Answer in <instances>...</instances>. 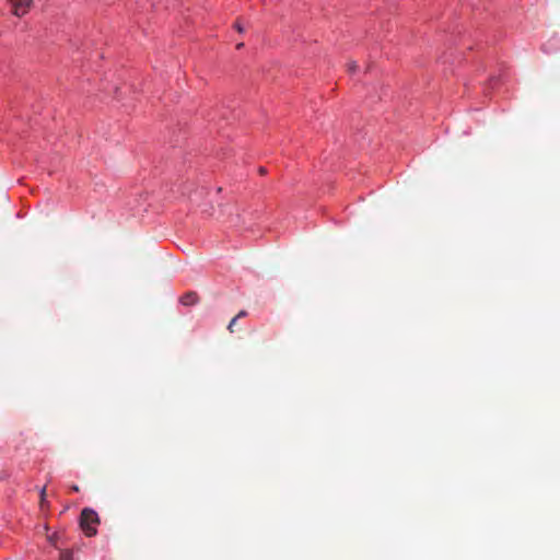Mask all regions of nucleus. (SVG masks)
<instances>
[{"mask_svg": "<svg viewBox=\"0 0 560 560\" xmlns=\"http://www.w3.org/2000/svg\"><path fill=\"white\" fill-rule=\"evenodd\" d=\"M247 315V312L246 311H241L238 312V314L235 316L236 319L238 318H242V317H245Z\"/></svg>", "mask_w": 560, "mask_h": 560, "instance_id": "1a4fd4ad", "label": "nucleus"}, {"mask_svg": "<svg viewBox=\"0 0 560 560\" xmlns=\"http://www.w3.org/2000/svg\"><path fill=\"white\" fill-rule=\"evenodd\" d=\"M234 27H235V30H236L238 33H243V32H244V27L241 25V23H240V22H235Z\"/></svg>", "mask_w": 560, "mask_h": 560, "instance_id": "6e6552de", "label": "nucleus"}, {"mask_svg": "<svg viewBox=\"0 0 560 560\" xmlns=\"http://www.w3.org/2000/svg\"><path fill=\"white\" fill-rule=\"evenodd\" d=\"M100 524V517L96 511L91 508H84L80 515V527L88 537L95 536L96 526Z\"/></svg>", "mask_w": 560, "mask_h": 560, "instance_id": "f257e3e1", "label": "nucleus"}, {"mask_svg": "<svg viewBox=\"0 0 560 560\" xmlns=\"http://www.w3.org/2000/svg\"><path fill=\"white\" fill-rule=\"evenodd\" d=\"M13 14L16 16H23L26 14L33 3V0H10Z\"/></svg>", "mask_w": 560, "mask_h": 560, "instance_id": "f03ea898", "label": "nucleus"}, {"mask_svg": "<svg viewBox=\"0 0 560 560\" xmlns=\"http://www.w3.org/2000/svg\"><path fill=\"white\" fill-rule=\"evenodd\" d=\"M243 47H244V43H240V44H237V45H236V48H237V49H241V48H243Z\"/></svg>", "mask_w": 560, "mask_h": 560, "instance_id": "f8f14e48", "label": "nucleus"}, {"mask_svg": "<svg viewBox=\"0 0 560 560\" xmlns=\"http://www.w3.org/2000/svg\"><path fill=\"white\" fill-rule=\"evenodd\" d=\"M266 172H267V171H266V168H265V167H260V168H259V173H260V174H266Z\"/></svg>", "mask_w": 560, "mask_h": 560, "instance_id": "9b49d317", "label": "nucleus"}, {"mask_svg": "<svg viewBox=\"0 0 560 560\" xmlns=\"http://www.w3.org/2000/svg\"><path fill=\"white\" fill-rule=\"evenodd\" d=\"M71 490L74 491V492H78L80 489H79V487L77 485H73L71 487Z\"/></svg>", "mask_w": 560, "mask_h": 560, "instance_id": "9d476101", "label": "nucleus"}, {"mask_svg": "<svg viewBox=\"0 0 560 560\" xmlns=\"http://www.w3.org/2000/svg\"><path fill=\"white\" fill-rule=\"evenodd\" d=\"M236 318L233 317L228 326V329L230 330V332H233L234 331V327H235V324H236Z\"/></svg>", "mask_w": 560, "mask_h": 560, "instance_id": "0eeeda50", "label": "nucleus"}, {"mask_svg": "<svg viewBox=\"0 0 560 560\" xmlns=\"http://www.w3.org/2000/svg\"><path fill=\"white\" fill-rule=\"evenodd\" d=\"M59 560H73V551L69 549L62 550Z\"/></svg>", "mask_w": 560, "mask_h": 560, "instance_id": "20e7f679", "label": "nucleus"}, {"mask_svg": "<svg viewBox=\"0 0 560 560\" xmlns=\"http://www.w3.org/2000/svg\"><path fill=\"white\" fill-rule=\"evenodd\" d=\"M358 69V65L355 61H351L348 63V71L349 72H354L355 70Z\"/></svg>", "mask_w": 560, "mask_h": 560, "instance_id": "39448f33", "label": "nucleus"}, {"mask_svg": "<svg viewBox=\"0 0 560 560\" xmlns=\"http://www.w3.org/2000/svg\"><path fill=\"white\" fill-rule=\"evenodd\" d=\"M199 301V296L196 292L194 291H190V292H187L185 293L182 298H180V303L185 306H191V305H195L197 304Z\"/></svg>", "mask_w": 560, "mask_h": 560, "instance_id": "7ed1b4c3", "label": "nucleus"}, {"mask_svg": "<svg viewBox=\"0 0 560 560\" xmlns=\"http://www.w3.org/2000/svg\"><path fill=\"white\" fill-rule=\"evenodd\" d=\"M45 495H46V488L44 487L40 491V505L42 508L44 506V504L46 503V500H45Z\"/></svg>", "mask_w": 560, "mask_h": 560, "instance_id": "423d86ee", "label": "nucleus"}]
</instances>
